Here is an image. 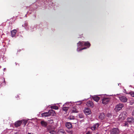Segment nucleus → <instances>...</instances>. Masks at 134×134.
I'll return each mask as SVG.
<instances>
[{"mask_svg": "<svg viewBox=\"0 0 134 134\" xmlns=\"http://www.w3.org/2000/svg\"><path fill=\"white\" fill-rule=\"evenodd\" d=\"M55 114V111L53 110H50L48 112H44L41 114L42 117L48 116H53Z\"/></svg>", "mask_w": 134, "mask_h": 134, "instance_id": "nucleus-1", "label": "nucleus"}, {"mask_svg": "<svg viewBox=\"0 0 134 134\" xmlns=\"http://www.w3.org/2000/svg\"><path fill=\"white\" fill-rule=\"evenodd\" d=\"M127 114L125 111L121 113L119 116V119L120 120H124L127 117Z\"/></svg>", "mask_w": 134, "mask_h": 134, "instance_id": "nucleus-2", "label": "nucleus"}, {"mask_svg": "<svg viewBox=\"0 0 134 134\" xmlns=\"http://www.w3.org/2000/svg\"><path fill=\"white\" fill-rule=\"evenodd\" d=\"M124 107V105L122 104L119 103L116 106L114 110L116 112H118L121 110Z\"/></svg>", "mask_w": 134, "mask_h": 134, "instance_id": "nucleus-3", "label": "nucleus"}, {"mask_svg": "<svg viewBox=\"0 0 134 134\" xmlns=\"http://www.w3.org/2000/svg\"><path fill=\"white\" fill-rule=\"evenodd\" d=\"M119 129L116 128H114L112 130L110 134H119Z\"/></svg>", "mask_w": 134, "mask_h": 134, "instance_id": "nucleus-4", "label": "nucleus"}, {"mask_svg": "<svg viewBox=\"0 0 134 134\" xmlns=\"http://www.w3.org/2000/svg\"><path fill=\"white\" fill-rule=\"evenodd\" d=\"M119 99L122 102H126L127 100V99L124 96H120L119 97Z\"/></svg>", "mask_w": 134, "mask_h": 134, "instance_id": "nucleus-5", "label": "nucleus"}, {"mask_svg": "<svg viewBox=\"0 0 134 134\" xmlns=\"http://www.w3.org/2000/svg\"><path fill=\"white\" fill-rule=\"evenodd\" d=\"M102 103L103 104H106L108 103L109 101V99L108 98H104L102 99Z\"/></svg>", "mask_w": 134, "mask_h": 134, "instance_id": "nucleus-6", "label": "nucleus"}, {"mask_svg": "<svg viewBox=\"0 0 134 134\" xmlns=\"http://www.w3.org/2000/svg\"><path fill=\"white\" fill-rule=\"evenodd\" d=\"M47 131L49 133L54 130L55 129L51 126H48L47 127Z\"/></svg>", "mask_w": 134, "mask_h": 134, "instance_id": "nucleus-7", "label": "nucleus"}, {"mask_svg": "<svg viewBox=\"0 0 134 134\" xmlns=\"http://www.w3.org/2000/svg\"><path fill=\"white\" fill-rule=\"evenodd\" d=\"M84 112L86 115H89L91 113V110L88 108H85L84 110Z\"/></svg>", "mask_w": 134, "mask_h": 134, "instance_id": "nucleus-8", "label": "nucleus"}, {"mask_svg": "<svg viewBox=\"0 0 134 134\" xmlns=\"http://www.w3.org/2000/svg\"><path fill=\"white\" fill-rule=\"evenodd\" d=\"M127 121L130 124L133 123L134 122V118L132 116L130 117L127 118Z\"/></svg>", "mask_w": 134, "mask_h": 134, "instance_id": "nucleus-9", "label": "nucleus"}, {"mask_svg": "<svg viewBox=\"0 0 134 134\" xmlns=\"http://www.w3.org/2000/svg\"><path fill=\"white\" fill-rule=\"evenodd\" d=\"M21 124V120H18L15 123L14 126L16 127H17L20 126Z\"/></svg>", "mask_w": 134, "mask_h": 134, "instance_id": "nucleus-10", "label": "nucleus"}, {"mask_svg": "<svg viewBox=\"0 0 134 134\" xmlns=\"http://www.w3.org/2000/svg\"><path fill=\"white\" fill-rule=\"evenodd\" d=\"M99 125V124L98 123H97L94 124L93 126L91 127V129L93 131L97 129Z\"/></svg>", "mask_w": 134, "mask_h": 134, "instance_id": "nucleus-11", "label": "nucleus"}, {"mask_svg": "<svg viewBox=\"0 0 134 134\" xmlns=\"http://www.w3.org/2000/svg\"><path fill=\"white\" fill-rule=\"evenodd\" d=\"M86 105L89 107H93L94 105L93 102L90 101L87 102Z\"/></svg>", "mask_w": 134, "mask_h": 134, "instance_id": "nucleus-12", "label": "nucleus"}, {"mask_svg": "<svg viewBox=\"0 0 134 134\" xmlns=\"http://www.w3.org/2000/svg\"><path fill=\"white\" fill-rule=\"evenodd\" d=\"M17 32V31L16 29H14L11 31V35L12 37H13L15 36Z\"/></svg>", "mask_w": 134, "mask_h": 134, "instance_id": "nucleus-13", "label": "nucleus"}, {"mask_svg": "<svg viewBox=\"0 0 134 134\" xmlns=\"http://www.w3.org/2000/svg\"><path fill=\"white\" fill-rule=\"evenodd\" d=\"M42 126L44 127H47V123L46 122L44 121H42L40 122Z\"/></svg>", "mask_w": 134, "mask_h": 134, "instance_id": "nucleus-14", "label": "nucleus"}, {"mask_svg": "<svg viewBox=\"0 0 134 134\" xmlns=\"http://www.w3.org/2000/svg\"><path fill=\"white\" fill-rule=\"evenodd\" d=\"M92 98L96 102H98L100 99V98L97 96H92Z\"/></svg>", "mask_w": 134, "mask_h": 134, "instance_id": "nucleus-15", "label": "nucleus"}, {"mask_svg": "<svg viewBox=\"0 0 134 134\" xmlns=\"http://www.w3.org/2000/svg\"><path fill=\"white\" fill-rule=\"evenodd\" d=\"M99 119L101 120H103L105 118V115L103 113L100 114L99 116Z\"/></svg>", "mask_w": 134, "mask_h": 134, "instance_id": "nucleus-16", "label": "nucleus"}, {"mask_svg": "<svg viewBox=\"0 0 134 134\" xmlns=\"http://www.w3.org/2000/svg\"><path fill=\"white\" fill-rule=\"evenodd\" d=\"M72 113H78V111L77 109V107L75 106L72 107Z\"/></svg>", "mask_w": 134, "mask_h": 134, "instance_id": "nucleus-17", "label": "nucleus"}, {"mask_svg": "<svg viewBox=\"0 0 134 134\" xmlns=\"http://www.w3.org/2000/svg\"><path fill=\"white\" fill-rule=\"evenodd\" d=\"M58 134H66V133L64 130L60 129L58 130Z\"/></svg>", "mask_w": 134, "mask_h": 134, "instance_id": "nucleus-18", "label": "nucleus"}, {"mask_svg": "<svg viewBox=\"0 0 134 134\" xmlns=\"http://www.w3.org/2000/svg\"><path fill=\"white\" fill-rule=\"evenodd\" d=\"M66 126L68 129H70L72 127V125L70 122H67L66 123Z\"/></svg>", "mask_w": 134, "mask_h": 134, "instance_id": "nucleus-19", "label": "nucleus"}, {"mask_svg": "<svg viewBox=\"0 0 134 134\" xmlns=\"http://www.w3.org/2000/svg\"><path fill=\"white\" fill-rule=\"evenodd\" d=\"M84 45V43L83 42L79 41V42L77 43V46L78 47L82 46Z\"/></svg>", "mask_w": 134, "mask_h": 134, "instance_id": "nucleus-20", "label": "nucleus"}, {"mask_svg": "<svg viewBox=\"0 0 134 134\" xmlns=\"http://www.w3.org/2000/svg\"><path fill=\"white\" fill-rule=\"evenodd\" d=\"M50 108L52 109H53L55 110H57L58 109V107L56 105L52 106L50 107Z\"/></svg>", "mask_w": 134, "mask_h": 134, "instance_id": "nucleus-21", "label": "nucleus"}, {"mask_svg": "<svg viewBox=\"0 0 134 134\" xmlns=\"http://www.w3.org/2000/svg\"><path fill=\"white\" fill-rule=\"evenodd\" d=\"M21 124L23 123L24 126L26 125L27 122V121L26 120H21Z\"/></svg>", "mask_w": 134, "mask_h": 134, "instance_id": "nucleus-22", "label": "nucleus"}, {"mask_svg": "<svg viewBox=\"0 0 134 134\" xmlns=\"http://www.w3.org/2000/svg\"><path fill=\"white\" fill-rule=\"evenodd\" d=\"M69 129H67L66 130V131L69 133L72 134L73 133V131Z\"/></svg>", "mask_w": 134, "mask_h": 134, "instance_id": "nucleus-23", "label": "nucleus"}, {"mask_svg": "<svg viewBox=\"0 0 134 134\" xmlns=\"http://www.w3.org/2000/svg\"><path fill=\"white\" fill-rule=\"evenodd\" d=\"M84 45L88 47H89L91 45L90 43L88 42H86L84 43Z\"/></svg>", "mask_w": 134, "mask_h": 134, "instance_id": "nucleus-24", "label": "nucleus"}, {"mask_svg": "<svg viewBox=\"0 0 134 134\" xmlns=\"http://www.w3.org/2000/svg\"><path fill=\"white\" fill-rule=\"evenodd\" d=\"M69 107H64L62 108L63 110V111H66L68 109Z\"/></svg>", "mask_w": 134, "mask_h": 134, "instance_id": "nucleus-25", "label": "nucleus"}, {"mask_svg": "<svg viewBox=\"0 0 134 134\" xmlns=\"http://www.w3.org/2000/svg\"><path fill=\"white\" fill-rule=\"evenodd\" d=\"M127 94H130L132 97H134V92L131 91L129 93H127Z\"/></svg>", "mask_w": 134, "mask_h": 134, "instance_id": "nucleus-26", "label": "nucleus"}, {"mask_svg": "<svg viewBox=\"0 0 134 134\" xmlns=\"http://www.w3.org/2000/svg\"><path fill=\"white\" fill-rule=\"evenodd\" d=\"M79 117L80 118H83V115L82 114H79Z\"/></svg>", "mask_w": 134, "mask_h": 134, "instance_id": "nucleus-27", "label": "nucleus"}, {"mask_svg": "<svg viewBox=\"0 0 134 134\" xmlns=\"http://www.w3.org/2000/svg\"><path fill=\"white\" fill-rule=\"evenodd\" d=\"M69 119L70 120L74 119L75 117L73 116H70L69 117Z\"/></svg>", "mask_w": 134, "mask_h": 134, "instance_id": "nucleus-28", "label": "nucleus"}, {"mask_svg": "<svg viewBox=\"0 0 134 134\" xmlns=\"http://www.w3.org/2000/svg\"><path fill=\"white\" fill-rule=\"evenodd\" d=\"M128 122H128L127 121V122H125L124 124V126H128L129 124Z\"/></svg>", "mask_w": 134, "mask_h": 134, "instance_id": "nucleus-29", "label": "nucleus"}, {"mask_svg": "<svg viewBox=\"0 0 134 134\" xmlns=\"http://www.w3.org/2000/svg\"><path fill=\"white\" fill-rule=\"evenodd\" d=\"M49 133H50V134H56V132L54 131V130L53 131L50 132Z\"/></svg>", "mask_w": 134, "mask_h": 134, "instance_id": "nucleus-30", "label": "nucleus"}, {"mask_svg": "<svg viewBox=\"0 0 134 134\" xmlns=\"http://www.w3.org/2000/svg\"><path fill=\"white\" fill-rule=\"evenodd\" d=\"M48 121L49 122V123L50 124H52L53 123V120L51 119H50L48 120Z\"/></svg>", "mask_w": 134, "mask_h": 134, "instance_id": "nucleus-31", "label": "nucleus"}, {"mask_svg": "<svg viewBox=\"0 0 134 134\" xmlns=\"http://www.w3.org/2000/svg\"><path fill=\"white\" fill-rule=\"evenodd\" d=\"M3 83H4L3 85H5L6 84L5 81V79L3 78Z\"/></svg>", "mask_w": 134, "mask_h": 134, "instance_id": "nucleus-32", "label": "nucleus"}, {"mask_svg": "<svg viewBox=\"0 0 134 134\" xmlns=\"http://www.w3.org/2000/svg\"><path fill=\"white\" fill-rule=\"evenodd\" d=\"M108 117H111V115L110 113H109L108 114Z\"/></svg>", "mask_w": 134, "mask_h": 134, "instance_id": "nucleus-33", "label": "nucleus"}, {"mask_svg": "<svg viewBox=\"0 0 134 134\" xmlns=\"http://www.w3.org/2000/svg\"><path fill=\"white\" fill-rule=\"evenodd\" d=\"M86 47H84L83 48L80 49L79 50H80V51L82 50L86 49Z\"/></svg>", "mask_w": 134, "mask_h": 134, "instance_id": "nucleus-34", "label": "nucleus"}, {"mask_svg": "<svg viewBox=\"0 0 134 134\" xmlns=\"http://www.w3.org/2000/svg\"><path fill=\"white\" fill-rule=\"evenodd\" d=\"M132 115L134 116V110L133 111L132 113Z\"/></svg>", "mask_w": 134, "mask_h": 134, "instance_id": "nucleus-35", "label": "nucleus"}, {"mask_svg": "<svg viewBox=\"0 0 134 134\" xmlns=\"http://www.w3.org/2000/svg\"><path fill=\"white\" fill-rule=\"evenodd\" d=\"M90 134V132H87V133L85 134Z\"/></svg>", "mask_w": 134, "mask_h": 134, "instance_id": "nucleus-36", "label": "nucleus"}, {"mask_svg": "<svg viewBox=\"0 0 134 134\" xmlns=\"http://www.w3.org/2000/svg\"><path fill=\"white\" fill-rule=\"evenodd\" d=\"M21 51V50L19 49V50H18V52H20Z\"/></svg>", "mask_w": 134, "mask_h": 134, "instance_id": "nucleus-37", "label": "nucleus"}, {"mask_svg": "<svg viewBox=\"0 0 134 134\" xmlns=\"http://www.w3.org/2000/svg\"><path fill=\"white\" fill-rule=\"evenodd\" d=\"M130 104H131L132 105V103H134V102H130Z\"/></svg>", "mask_w": 134, "mask_h": 134, "instance_id": "nucleus-38", "label": "nucleus"}, {"mask_svg": "<svg viewBox=\"0 0 134 134\" xmlns=\"http://www.w3.org/2000/svg\"><path fill=\"white\" fill-rule=\"evenodd\" d=\"M81 102H80V103H79V104H81Z\"/></svg>", "mask_w": 134, "mask_h": 134, "instance_id": "nucleus-39", "label": "nucleus"}, {"mask_svg": "<svg viewBox=\"0 0 134 134\" xmlns=\"http://www.w3.org/2000/svg\"><path fill=\"white\" fill-rule=\"evenodd\" d=\"M25 25H26V26L27 24H25Z\"/></svg>", "mask_w": 134, "mask_h": 134, "instance_id": "nucleus-40", "label": "nucleus"}, {"mask_svg": "<svg viewBox=\"0 0 134 134\" xmlns=\"http://www.w3.org/2000/svg\"><path fill=\"white\" fill-rule=\"evenodd\" d=\"M28 134H30V133H29Z\"/></svg>", "mask_w": 134, "mask_h": 134, "instance_id": "nucleus-41", "label": "nucleus"}]
</instances>
